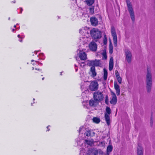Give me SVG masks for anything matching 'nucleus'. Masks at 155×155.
I'll return each instance as SVG.
<instances>
[{
	"mask_svg": "<svg viewBox=\"0 0 155 155\" xmlns=\"http://www.w3.org/2000/svg\"><path fill=\"white\" fill-rule=\"evenodd\" d=\"M80 155H103V151L100 149L91 148L87 150L82 149L80 151Z\"/></svg>",
	"mask_w": 155,
	"mask_h": 155,
	"instance_id": "nucleus-1",
	"label": "nucleus"
},
{
	"mask_svg": "<svg viewBox=\"0 0 155 155\" xmlns=\"http://www.w3.org/2000/svg\"><path fill=\"white\" fill-rule=\"evenodd\" d=\"M85 129L83 127H80L79 130V137H81V139H83L84 138V137H93L95 135V133L93 131L90 130H86L85 131Z\"/></svg>",
	"mask_w": 155,
	"mask_h": 155,
	"instance_id": "nucleus-2",
	"label": "nucleus"
},
{
	"mask_svg": "<svg viewBox=\"0 0 155 155\" xmlns=\"http://www.w3.org/2000/svg\"><path fill=\"white\" fill-rule=\"evenodd\" d=\"M147 91H150L152 86L151 74L147 69Z\"/></svg>",
	"mask_w": 155,
	"mask_h": 155,
	"instance_id": "nucleus-3",
	"label": "nucleus"
},
{
	"mask_svg": "<svg viewBox=\"0 0 155 155\" xmlns=\"http://www.w3.org/2000/svg\"><path fill=\"white\" fill-rule=\"evenodd\" d=\"M90 33L91 36L94 39H99L101 37V31L97 29H92L91 30Z\"/></svg>",
	"mask_w": 155,
	"mask_h": 155,
	"instance_id": "nucleus-4",
	"label": "nucleus"
},
{
	"mask_svg": "<svg viewBox=\"0 0 155 155\" xmlns=\"http://www.w3.org/2000/svg\"><path fill=\"white\" fill-rule=\"evenodd\" d=\"M127 3L129 12L132 21H135V15L134 12L131 5V3L128 0H127Z\"/></svg>",
	"mask_w": 155,
	"mask_h": 155,
	"instance_id": "nucleus-5",
	"label": "nucleus"
},
{
	"mask_svg": "<svg viewBox=\"0 0 155 155\" xmlns=\"http://www.w3.org/2000/svg\"><path fill=\"white\" fill-rule=\"evenodd\" d=\"M94 100L98 102L102 100L104 96L102 92L100 91H98L94 93Z\"/></svg>",
	"mask_w": 155,
	"mask_h": 155,
	"instance_id": "nucleus-6",
	"label": "nucleus"
},
{
	"mask_svg": "<svg viewBox=\"0 0 155 155\" xmlns=\"http://www.w3.org/2000/svg\"><path fill=\"white\" fill-rule=\"evenodd\" d=\"M90 40V38L88 37L87 35L81 36L80 38L79 42L80 44L84 45L87 44Z\"/></svg>",
	"mask_w": 155,
	"mask_h": 155,
	"instance_id": "nucleus-7",
	"label": "nucleus"
},
{
	"mask_svg": "<svg viewBox=\"0 0 155 155\" xmlns=\"http://www.w3.org/2000/svg\"><path fill=\"white\" fill-rule=\"evenodd\" d=\"M111 33L113 37L114 45L115 47H116L117 45V37L115 29L114 27H111Z\"/></svg>",
	"mask_w": 155,
	"mask_h": 155,
	"instance_id": "nucleus-8",
	"label": "nucleus"
},
{
	"mask_svg": "<svg viewBox=\"0 0 155 155\" xmlns=\"http://www.w3.org/2000/svg\"><path fill=\"white\" fill-rule=\"evenodd\" d=\"M77 52H79V54H78V56L76 57H77L78 60H79V59L80 58V61H84L87 59V54L85 52L78 50H77Z\"/></svg>",
	"mask_w": 155,
	"mask_h": 155,
	"instance_id": "nucleus-9",
	"label": "nucleus"
},
{
	"mask_svg": "<svg viewBox=\"0 0 155 155\" xmlns=\"http://www.w3.org/2000/svg\"><path fill=\"white\" fill-rule=\"evenodd\" d=\"M98 87V83L95 81H93L91 82L89 86L90 89L93 91L97 90Z\"/></svg>",
	"mask_w": 155,
	"mask_h": 155,
	"instance_id": "nucleus-10",
	"label": "nucleus"
},
{
	"mask_svg": "<svg viewBox=\"0 0 155 155\" xmlns=\"http://www.w3.org/2000/svg\"><path fill=\"white\" fill-rule=\"evenodd\" d=\"M125 54L127 61L129 63L131 61L132 54L130 51L128 50H125Z\"/></svg>",
	"mask_w": 155,
	"mask_h": 155,
	"instance_id": "nucleus-11",
	"label": "nucleus"
},
{
	"mask_svg": "<svg viewBox=\"0 0 155 155\" xmlns=\"http://www.w3.org/2000/svg\"><path fill=\"white\" fill-rule=\"evenodd\" d=\"M88 29L87 27L82 28L79 30V33L82 35V36L88 35Z\"/></svg>",
	"mask_w": 155,
	"mask_h": 155,
	"instance_id": "nucleus-12",
	"label": "nucleus"
},
{
	"mask_svg": "<svg viewBox=\"0 0 155 155\" xmlns=\"http://www.w3.org/2000/svg\"><path fill=\"white\" fill-rule=\"evenodd\" d=\"M89 48L92 51H96L97 49V45L94 41L91 42L89 44Z\"/></svg>",
	"mask_w": 155,
	"mask_h": 155,
	"instance_id": "nucleus-13",
	"label": "nucleus"
},
{
	"mask_svg": "<svg viewBox=\"0 0 155 155\" xmlns=\"http://www.w3.org/2000/svg\"><path fill=\"white\" fill-rule=\"evenodd\" d=\"M112 98L110 101V104L115 105L117 102V97L115 94L113 92H111Z\"/></svg>",
	"mask_w": 155,
	"mask_h": 155,
	"instance_id": "nucleus-14",
	"label": "nucleus"
},
{
	"mask_svg": "<svg viewBox=\"0 0 155 155\" xmlns=\"http://www.w3.org/2000/svg\"><path fill=\"white\" fill-rule=\"evenodd\" d=\"M114 85L117 95V96L120 95V87L116 81L114 82Z\"/></svg>",
	"mask_w": 155,
	"mask_h": 155,
	"instance_id": "nucleus-15",
	"label": "nucleus"
},
{
	"mask_svg": "<svg viewBox=\"0 0 155 155\" xmlns=\"http://www.w3.org/2000/svg\"><path fill=\"white\" fill-rule=\"evenodd\" d=\"M90 21L91 25L93 26H96L98 25V19L95 17H92L91 18Z\"/></svg>",
	"mask_w": 155,
	"mask_h": 155,
	"instance_id": "nucleus-16",
	"label": "nucleus"
},
{
	"mask_svg": "<svg viewBox=\"0 0 155 155\" xmlns=\"http://www.w3.org/2000/svg\"><path fill=\"white\" fill-rule=\"evenodd\" d=\"M89 83L88 81H84L81 83V88L82 90L84 91L86 89H87V88L88 87V83Z\"/></svg>",
	"mask_w": 155,
	"mask_h": 155,
	"instance_id": "nucleus-17",
	"label": "nucleus"
},
{
	"mask_svg": "<svg viewBox=\"0 0 155 155\" xmlns=\"http://www.w3.org/2000/svg\"><path fill=\"white\" fill-rule=\"evenodd\" d=\"M89 104L91 106L95 107L98 104V101L94 100H91L89 101Z\"/></svg>",
	"mask_w": 155,
	"mask_h": 155,
	"instance_id": "nucleus-18",
	"label": "nucleus"
},
{
	"mask_svg": "<svg viewBox=\"0 0 155 155\" xmlns=\"http://www.w3.org/2000/svg\"><path fill=\"white\" fill-rule=\"evenodd\" d=\"M113 59L112 58H110L109 64V69L110 71H111L112 70L113 68Z\"/></svg>",
	"mask_w": 155,
	"mask_h": 155,
	"instance_id": "nucleus-19",
	"label": "nucleus"
},
{
	"mask_svg": "<svg viewBox=\"0 0 155 155\" xmlns=\"http://www.w3.org/2000/svg\"><path fill=\"white\" fill-rule=\"evenodd\" d=\"M143 149L140 145H138L137 147V155H143Z\"/></svg>",
	"mask_w": 155,
	"mask_h": 155,
	"instance_id": "nucleus-20",
	"label": "nucleus"
},
{
	"mask_svg": "<svg viewBox=\"0 0 155 155\" xmlns=\"http://www.w3.org/2000/svg\"><path fill=\"white\" fill-rule=\"evenodd\" d=\"M91 71L92 73V76L94 77L96 75V73L95 71V68L94 66H92L91 68Z\"/></svg>",
	"mask_w": 155,
	"mask_h": 155,
	"instance_id": "nucleus-21",
	"label": "nucleus"
},
{
	"mask_svg": "<svg viewBox=\"0 0 155 155\" xmlns=\"http://www.w3.org/2000/svg\"><path fill=\"white\" fill-rule=\"evenodd\" d=\"M104 117L107 124L108 125H109L110 124V117L109 115H107V114H105Z\"/></svg>",
	"mask_w": 155,
	"mask_h": 155,
	"instance_id": "nucleus-22",
	"label": "nucleus"
},
{
	"mask_svg": "<svg viewBox=\"0 0 155 155\" xmlns=\"http://www.w3.org/2000/svg\"><path fill=\"white\" fill-rule=\"evenodd\" d=\"M84 143L91 146H92L94 144V141L93 140H84Z\"/></svg>",
	"mask_w": 155,
	"mask_h": 155,
	"instance_id": "nucleus-23",
	"label": "nucleus"
},
{
	"mask_svg": "<svg viewBox=\"0 0 155 155\" xmlns=\"http://www.w3.org/2000/svg\"><path fill=\"white\" fill-rule=\"evenodd\" d=\"M94 65L96 66H100L101 65V61L100 60H94Z\"/></svg>",
	"mask_w": 155,
	"mask_h": 155,
	"instance_id": "nucleus-24",
	"label": "nucleus"
},
{
	"mask_svg": "<svg viewBox=\"0 0 155 155\" xmlns=\"http://www.w3.org/2000/svg\"><path fill=\"white\" fill-rule=\"evenodd\" d=\"M107 72L106 69L104 68V79L106 80L107 78Z\"/></svg>",
	"mask_w": 155,
	"mask_h": 155,
	"instance_id": "nucleus-25",
	"label": "nucleus"
},
{
	"mask_svg": "<svg viewBox=\"0 0 155 155\" xmlns=\"http://www.w3.org/2000/svg\"><path fill=\"white\" fill-rule=\"evenodd\" d=\"M75 58L78 63L80 64V66L81 67H84L85 65L84 62L82 61H80V60H78L77 57H76Z\"/></svg>",
	"mask_w": 155,
	"mask_h": 155,
	"instance_id": "nucleus-26",
	"label": "nucleus"
},
{
	"mask_svg": "<svg viewBox=\"0 0 155 155\" xmlns=\"http://www.w3.org/2000/svg\"><path fill=\"white\" fill-rule=\"evenodd\" d=\"M93 122L96 124H98L100 122V118L97 117H94L93 119Z\"/></svg>",
	"mask_w": 155,
	"mask_h": 155,
	"instance_id": "nucleus-27",
	"label": "nucleus"
},
{
	"mask_svg": "<svg viewBox=\"0 0 155 155\" xmlns=\"http://www.w3.org/2000/svg\"><path fill=\"white\" fill-rule=\"evenodd\" d=\"M106 111L105 113V114H107V115H110L111 113V110L110 108L108 107H106Z\"/></svg>",
	"mask_w": 155,
	"mask_h": 155,
	"instance_id": "nucleus-28",
	"label": "nucleus"
},
{
	"mask_svg": "<svg viewBox=\"0 0 155 155\" xmlns=\"http://www.w3.org/2000/svg\"><path fill=\"white\" fill-rule=\"evenodd\" d=\"M87 4L88 5H91L94 2V0H86Z\"/></svg>",
	"mask_w": 155,
	"mask_h": 155,
	"instance_id": "nucleus-29",
	"label": "nucleus"
},
{
	"mask_svg": "<svg viewBox=\"0 0 155 155\" xmlns=\"http://www.w3.org/2000/svg\"><path fill=\"white\" fill-rule=\"evenodd\" d=\"M109 53L110 54H112L113 52V46H112V45L111 44V42H110L109 45Z\"/></svg>",
	"mask_w": 155,
	"mask_h": 155,
	"instance_id": "nucleus-30",
	"label": "nucleus"
},
{
	"mask_svg": "<svg viewBox=\"0 0 155 155\" xmlns=\"http://www.w3.org/2000/svg\"><path fill=\"white\" fill-rule=\"evenodd\" d=\"M87 65L90 66H94V60L89 61L87 63Z\"/></svg>",
	"mask_w": 155,
	"mask_h": 155,
	"instance_id": "nucleus-31",
	"label": "nucleus"
},
{
	"mask_svg": "<svg viewBox=\"0 0 155 155\" xmlns=\"http://www.w3.org/2000/svg\"><path fill=\"white\" fill-rule=\"evenodd\" d=\"M112 147L111 145L108 146L107 148V152H111L112 150Z\"/></svg>",
	"mask_w": 155,
	"mask_h": 155,
	"instance_id": "nucleus-32",
	"label": "nucleus"
},
{
	"mask_svg": "<svg viewBox=\"0 0 155 155\" xmlns=\"http://www.w3.org/2000/svg\"><path fill=\"white\" fill-rule=\"evenodd\" d=\"M118 81V82L120 84L122 83V78L120 77H116Z\"/></svg>",
	"mask_w": 155,
	"mask_h": 155,
	"instance_id": "nucleus-33",
	"label": "nucleus"
},
{
	"mask_svg": "<svg viewBox=\"0 0 155 155\" xmlns=\"http://www.w3.org/2000/svg\"><path fill=\"white\" fill-rule=\"evenodd\" d=\"M102 59H106L107 58V56L105 52H103L102 53Z\"/></svg>",
	"mask_w": 155,
	"mask_h": 155,
	"instance_id": "nucleus-34",
	"label": "nucleus"
},
{
	"mask_svg": "<svg viewBox=\"0 0 155 155\" xmlns=\"http://www.w3.org/2000/svg\"><path fill=\"white\" fill-rule=\"evenodd\" d=\"M78 145L80 146H81L83 144V143H84V140H81L80 141H78L77 142Z\"/></svg>",
	"mask_w": 155,
	"mask_h": 155,
	"instance_id": "nucleus-35",
	"label": "nucleus"
},
{
	"mask_svg": "<svg viewBox=\"0 0 155 155\" xmlns=\"http://www.w3.org/2000/svg\"><path fill=\"white\" fill-rule=\"evenodd\" d=\"M90 12L91 14H93L94 12V7H92L90 8Z\"/></svg>",
	"mask_w": 155,
	"mask_h": 155,
	"instance_id": "nucleus-36",
	"label": "nucleus"
},
{
	"mask_svg": "<svg viewBox=\"0 0 155 155\" xmlns=\"http://www.w3.org/2000/svg\"><path fill=\"white\" fill-rule=\"evenodd\" d=\"M103 42H104V44L105 45L107 43V37H106V35H105L104 36V38L103 39Z\"/></svg>",
	"mask_w": 155,
	"mask_h": 155,
	"instance_id": "nucleus-37",
	"label": "nucleus"
},
{
	"mask_svg": "<svg viewBox=\"0 0 155 155\" xmlns=\"http://www.w3.org/2000/svg\"><path fill=\"white\" fill-rule=\"evenodd\" d=\"M44 55L43 53L40 54L39 55L40 58L44 60Z\"/></svg>",
	"mask_w": 155,
	"mask_h": 155,
	"instance_id": "nucleus-38",
	"label": "nucleus"
},
{
	"mask_svg": "<svg viewBox=\"0 0 155 155\" xmlns=\"http://www.w3.org/2000/svg\"><path fill=\"white\" fill-rule=\"evenodd\" d=\"M115 74L116 77L120 76L119 73L117 70L115 71Z\"/></svg>",
	"mask_w": 155,
	"mask_h": 155,
	"instance_id": "nucleus-39",
	"label": "nucleus"
},
{
	"mask_svg": "<svg viewBox=\"0 0 155 155\" xmlns=\"http://www.w3.org/2000/svg\"><path fill=\"white\" fill-rule=\"evenodd\" d=\"M99 145L101 146L104 147L105 145V143L104 142H101L99 143Z\"/></svg>",
	"mask_w": 155,
	"mask_h": 155,
	"instance_id": "nucleus-40",
	"label": "nucleus"
},
{
	"mask_svg": "<svg viewBox=\"0 0 155 155\" xmlns=\"http://www.w3.org/2000/svg\"><path fill=\"white\" fill-rule=\"evenodd\" d=\"M20 39H23L25 37V36L23 35H18L17 36Z\"/></svg>",
	"mask_w": 155,
	"mask_h": 155,
	"instance_id": "nucleus-41",
	"label": "nucleus"
},
{
	"mask_svg": "<svg viewBox=\"0 0 155 155\" xmlns=\"http://www.w3.org/2000/svg\"><path fill=\"white\" fill-rule=\"evenodd\" d=\"M80 74L81 77L82 78V79H83V80H84V77L85 76V75H84V74H81V73H80Z\"/></svg>",
	"mask_w": 155,
	"mask_h": 155,
	"instance_id": "nucleus-42",
	"label": "nucleus"
},
{
	"mask_svg": "<svg viewBox=\"0 0 155 155\" xmlns=\"http://www.w3.org/2000/svg\"><path fill=\"white\" fill-rule=\"evenodd\" d=\"M74 66L75 67V71L76 72L78 70V68H77V67L76 66V64H75Z\"/></svg>",
	"mask_w": 155,
	"mask_h": 155,
	"instance_id": "nucleus-43",
	"label": "nucleus"
},
{
	"mask_svg": "<svg viewBox=\"0 0 155 155\" xmlns=\"http://www.w3.org/2000/svg\"><path fill=\"white\" fill-rule=\"evenodd\" d=\"M35 62H36V63H37L38 64H40L41 65H42V64L41 63H40L38 61H35Z\"/></svg>",
	"mask_w": 155,
	"mask_h": 155,
	"instance_id": "nucleus-44",
	"label": "nucleus"
},
{
	"mask_svg": "<svg viewBox=\"0 0 155 155\" xmlns=\"http://www.w3.org/2000/svg\"><path fill=\"white\" fill-rule=\"evenodd\" d=\"M23 11V9L22 8H20V13H21L22 11Z\"/></svg>",
	"mask_w": 155,
	"mask_h": 155,
	"instance_id": "nucleus-45",
	"label": "nucleus"
},
{
	"mask_svg": "<svg viewBox=\"0 0 155 155\" xmlns=\"http://www.w3.org/2000/svg\"><path fill=\"white\" fill-rule=\"evenodd\" d=\"M50 127V126H48L47 127V128L48 129V130H47V131H49V130H50V129H48V127Z\"/></svg>",
	"mask_w": 155,
	"mask_h": 155,
	"instance_id": "nucleus-46",
	"label": "nucleus"
},
{
	"mask_svg": "<svg viewBox=\"0 0 155 155\" xmlns=\"http://www.w3.org/2000/svg\"><path fill=\"white\" fill-rule=\"evenodd\" d=\"M35 69L36 70H38V71H41V70L40 69H37V68H35Z\"/></svg>",
	"mask_w": 155,
	"mask_h": 155,
	"instance_id": "nucleus-47",
	"label": "nucleus"
},
{
	"mask_svg": "<svg viewBox=\"0 0 155 155\" xmlns=\"http://www.w3.org/2000/svg\"><path fill=\"white\" fill-rule=\"evenodd\" d=\"M22 39H20L19 40V41L21 42H22Z\"/></svg>",
	"mask_w": 155,
	"mask_h": 155,
	"instance_id": "nucleus-48",
	"label": "nucleus"
},
{
	"mask_svg": "<svg viewBox=\"0 0 155 155\" xmlns=\"http://www.w3.org/2000/svg\"><path fill=\"white\" fill-rule=\"evenodd\" d=\"M31 61L32 62H33V61H34V60H31Z\"/></svg>",
	"mask_w": 155,
	"mask_h": 155,
	"instance_id": "nucleus-49",
	"label": "nucleus"
},
{
	"mask_svg": "<svg viewBox=\"0 0 155 155\" xmlns=\"http://www.w3.org/2000/svg\"><path fill=\"white\" fill-rule=\"evenodd\" d=\"M15 30V29H13L12 30V32H14V31Z\"/></svg>",
	"mask_w": 155,
	"mask_h": 155,
	"instance_id": "nucleus-50",
	"label": "nucleus"
},
{
	"mask_svg": "<svg viewBox=\"0 0 155 155\" xmlns=\"http://www.w3.org/2000/svg\"><path fill=\"white\" fill-rule=\"evenodd\" d=\"M37 51H35L34 52V53H35L36 54H37Z\"/></svg>",
	"mask_w": 155,
	"mask_h": 155,
	"instance_id": "nucleus-51",
	"label": "nucleus"
},
{
	"mask_svg": "<svg viewBox=\"0 0 155 155\" xmlns=\"http://www.w3.org/2000/svg\"><path fill=\"white\" fill-rule=\"evenodd\" d=\"M14 27L15 28L16 27V25H14Z\"/></svg>",
	"mask_w": 155,
	"mask_h": 155,
	"instance_id": "nucleus-52",
	"label": "nucleus"
},
{
	"mask_svg": "<svg viewBox=\"0 0 155 155\" xmlns=\"http://www.w3.org/2000/svg\"><path fill=\"white\" fill-rule=\"evenodd\" d=\"M36 64V63H35H35H33V65H35V64Z\"/></svg>",
	"mask_w": 155,
	"mask_h": 155,
	"instance_id": "nucleus-53",
	"label": "nucleus"
},
{
	"mask_svg": "<svg viewBox=\"0 0 155 155\" xmlns=\"http://www.w3.org/2000/svg\"><path fill=\"white\" fill-rule=\"evenodd\" d=\"M13 3H15V1H14L12 2Z\"/></svg>",
	"mask_w": 155,
	"mask_h": 155,
	"instance_id": "nucleus-54",
	"label": "nucleus"
},
{
	"mask_svg": "<svg viewBox=\"0 0 155 155\" xmlns=\"http://www.w3.org/2000/svg\"><path fill=\"white\" fill-rule=\"evenodd\" d=\"M34 69V68L33 67H32V70Z\"/></svg>",
	"mask_w": 155,
	"mask_h": 155,
	"instance_id": "nucleus-55",
	"label": "nucleus"
},
{
	"mask_svg": "<svg viewBox=\"0 0 155 155\" xmlns=\"http://www.w3.org/2000/svg\"><path fill=\"white\" fill-rule=\"evenodd\" d=\"M44 78H42V80H44Z\"/></svg>",
	"mask_w": 155,
	"mask_h": 155,
	"instance_id": "nucleus-56",
	"label": "nucleus"
},
{
	"mask_svg": "<svg viewBox=\"0 0 155 155\" xmlns=\"http://www.w3.org/2000/svg\"><path fill=\"white\" fill-rule=\"evenodd\" d=\"M60 74L61 75H62V72H61L60 73Z\"/></svg>",
	"mask_w": 155,
	"mask_h": 155,
	"instance_id": "nucleus-57",
	"label": "nucleus"
},
{
	"mask_svg": "<svg viewBox=\"0 0 155 155\" xmlns=\"http://www.w3.org/2000/svg\"><path fill=\"white\" fill-rule=\"evenodd\" d=\"M8 20H10V18H8Z\"/></svg>",
	"mask_w": 155,
	"mask_h": 155,
	"instance_id": "nucleus-58",
	"label": "nucleus"
},
{
	"mask_svg": "<svg viewBox=\"0 0 155 155\" xmlns=\"http://www.w3.org/2000/svg\"><path fill=\"white\" fill-rule=\"evenodd\" d=\"M33 100H35V98H33Z\"/></svg>",
	"mask_w": 155,
	"mask_h": 155,
	"instance_id": "nucleus-59",
	"label": "nucleus"
},
{
	"mask_svg": "<svg viewBox=\"0 0 155 155\" xmlns=\"http://www.w3.org/2000/svg\"><path fill=\"white\" fill-rule=\"evenodd\" d=\"M31 105L32 106V103H31Z\"/></svg>",
	"mask_w": 155,
	"mask_h": 155,
	"instance_id": "nucleus-60",
	"label": "nucleus"
},
{
	"mask_svg": "<svg viewBox=\"0 0 155 155\" xmlns=\"http://www.w3.org/2000/svg\"><path fill=\"white\" fill-rule=\"evenodd\" d=\"M34 54H33V55L34 56Z\"/></svg>",
	"mask_w": 155,
	"mask_h": 155,
	"instance_id": "nucleus-61",
	"label": "nucleus"
}]
</instances>
